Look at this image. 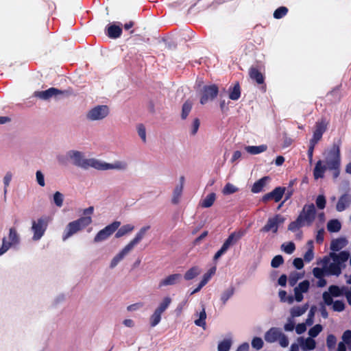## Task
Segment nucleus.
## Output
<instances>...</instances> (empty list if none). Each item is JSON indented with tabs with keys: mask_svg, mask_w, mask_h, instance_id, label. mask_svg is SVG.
<instances>
[{
	"mask_svg": "<svg viewBox=\"0 0 351 351\" xmlns=\"http://www.w3.org/2000/svg\"><path fill=\"white\" fill-rule=\"evenodd\" d=\"M323 156L324 159L318 160L315 165L313 171L315 179L323 178L327 169L332 171L334 178H337L339 174L341 165V155L339 146L333 145L330 149H326L324 152Z\"/></svg>",
	"mask_w": 351,
	"mask_h": 351,
	"instance_id": "1",
	"label": "nucleus"
},
{
	"mask_svg": "<svg viewBox=\"0 0 351 351\" xmlns=\"http://www.w3.org/2000/svg\"><path fill=\"white\" fill-rule=\"evenodd\" d=\"M94 213V207L89 206L83 210L82 217L69 222L64 227L62 239L65 241L72 237L73 235L82 231L86 227L93 223V214Z\"/></svg>",
	"mask_w": 351,
	"mask_h": 351,
	"instance_id": "2",
	"label": "nucleus"
},
{
	"mask_svg": "<svg viewBox=\"0 0 351 351\" xmlns=\"http://www.w3.org/2000/svg\"><path fill=\"white\" fill-rule=\"evenodd\" d=\"M350 254L346 251L339 253L330 252L328 256H324L319 261L325 268L327 275L338 276L341 274L342 269L345 268V263L348 261Z\"/></svg>",
	"mask_w": 351,
	"mask_h": 351,
	"instance_id": "3",
	"label": "nucleus"
},
{
	"mask_svg": "<svg viewBox=\"0 0 351 351\" xmlns=\"http://www.w3.org/2000/svg\"><path fill=\"white\" fill-rule=\"evenodd\" d=\"M149 226L141 227L134 237L111 259L110 267L113 269L138 245L149 230Z\"/></svg>",
	"mask_w": 351,
	"mask_h": 351,
	"instance_id": "4",
	"label": "nucleus"
},
{
	"mask_svg": "<svg viewBox=\"0 0 351 351\" xmlns=\"http://www.w3.org/2000/svg\"><path fill=\"white\" fill-rule=\"evenodd\" d=\"M94 168L98 171H125L128 169V163L125 160H114L108 162L102 159L89 158L87 160L86 169Z\"/></svg>",
	"mask_w": 351,
	"mask_h": 351,
	"instance_id": "5",
	"label": "nucleus"
},
{
	"mask_svg": "<svg viewBox=\"0 0 351 351\" xmlns=\"http://www.w3.org/2000/svg\"><path fill=\"white\" fill-rule=\"evenodd\" d=\"M315 217V208L313 204L305 205L295 221L289 225L288 229L292 232L298 230L303 226L311 225Z\"/></svg>",
	"mask_w": 351,
	"mask_h": 351,
	"instance_id": "6",
	"label": "nucleus"
},
{
	"mask_svg": "<svg viewBox=\"0 0 351 351\" xmlns=\"http://www.w3.org/2000/svg\"><path fill=\"white\" fill-rule=\"evenodd\" d=\"M49 221V218L47 217H41L32 221L30 232L32 233L31 240L33 242H37L44 237L48 228Z\"/></svg>",
	"mask_w": 351,
	"mask_h": 351,
	"instance_id": "7",
	"label": "nucleus"
},
{
	"mask_svg": "<svg viewBox=\"0 0 351 351\" xmlns=\"http://www.w3.org/2000/svg\"><path fill=\"white\" fill-rule=\"evenodd\" d=\"M21 243V236L16 228L12 227L8 233L2 239L0 246V256L5 254L10 248L17 247Z\"/></svg>",
	"mask_w": 351,
	"mask_h": 351,
	"instance_id": "8",
	"label": "nucleus"
},
{
	"mask_svg": "<svg viewBox=\"0 0 351 351\" xmlns=\"http://www.w3.org/2000/svg\"><path fill=\"white\" fill-rule=\"evenodd\" d=\"M88 158L84 154L77 150H69L64 155L58 156V161L62 164L66 161L71 162L73 165L85 169Z\"/></svg>",
	"mask_w": 351,
	"mask_h": 351,
	"instance_id": "9",
	"label": "nucleus"
},
{
	"mask_svg": "<svg viewBox=\"0 0 351 351\" xmlns=\"http://www.w3.org/2000/svg\"><path fill=\"white\" fill-rule=\"evenodd\" d=\"M110 113L109 107L106 105H97L89 109L85 117L90 121H99L106 119Z\"/></svg>",
	"mask_w": 351,
	"mask_h": 351,
	"instance_id": "10",
	"label": "nucleus"
},
{
	"mask_svg": "<svg viewBox=\"0 0 351 351\" xmlns=\"http://www.w3.org/2000/svg\"><path fill=\"white\" fill-rule=\"evenodd\" d=\"M121 223L115 221L100 230L94 237L93 241L99 243L108 239L120 227Z\"/></svg>",
	"mask_w": 351,
	"mask_h": 351,
	"instance_id": "11",
	"label": "nucleus"
},
{
	"mask_svg": "<svg viewBox=\"0 0 351 351\" xmlns=\"http://www.w3.org/2000/svg\"><path fill=\"white\" fill-rule=\"evenodd\" d=\"M218 88L215 85L206 86L201 92L199 102L202 105H206L213 101L218 95Z\"/></svg>",
	"mask_w": 351,
	"mask_h": 351,
	"instance_id": "12",
	"label": "nucleus"
},
{
	"mask_svg": "<svg viewBox=\"0 0 351 351\" xmlns=\"http://www.w3.org/2000/svg\"><path fill=\"white\" fill-rule=\"evenodd\" d=\"M285 221L284 217L277 215L273 217L268 219L266 224L263 227L261 231L263 232H272L276 233L280 225L282 224Z\"/></svg>",
	"mask_w": 351,
	"mask_h": 351,
	"instance_id": "13",
	"label": "nucleus"
},
{
	"mask_svg": "<svg viewBox=\"0 0 351 351\" xmlns=\"http://www.w3.org/2000/svg\"><path fill=\"white\" fill-rule=\"evenodd\" d=\"M184 177L181 176L179 179V183L175 186L171 198V202L173 205H178L180 204L184 190Z\"/></svg>",
	"mask_w": 351,
	"mask_h": 351,
	"instance_id": "14",
	"label": "nucleus"
},
{
	"mask_svg": "<svg viewBox=\"0 0 351 351\" xmlns=\"http://www.w3.org/2000/svg\"><path fill=\"white\" fill-rule=\"evenodd\" d=\"M343 294V289L335 285L328 288V291L323 293V300L326 304L330 305L332 303V296L339 297Z\"/></svg>",
	"mask_w": 351,
	"mask_h": 351,
	"instance_id": "15",
	"label": "nucleus"
},
{
	"mask_svg": "<svg viewBox=\"0 0 351 351\" xmlns=\"http://www.w3.org/2000/svg\"><path fill=\"white\" fill-rule=\"evenodd\" d=\"M327 129V123L322 121L317 123L315 130L313 132V137L310 140V143L317 144L322 138L323 134Z\"/></svg>",
	"mask_w": 351,
	"mask_h": 351,
	"instance_id": "16",
	"label": "nucleus"
},
{
	"mask_svg": "<svg viewBox=\"0 0 351 351\" xmlns=\"http://www.w3.org/2000/svg\"><path fill=\"white\" fill-rule=\"evenodd\" d=\"M182 280V275L180 274H173L162 279L159 282L160 287L172 286L178 284Z\"/></svg>",
	"mask_w": 351,
	"mask_h": 351,
	"instance_id": "17",
	"label": "nucleus"
},
{
	"mask_svg": "<svg viewBox=\"0 0 351 351\" xmlns=\"http://www.w3.org/2000/svg\"><path fill=\"white\" fill-rule=\"evenodd\" d=\"M309 282L308 280H304L300 282L294 289L295 300L298 302H300L303 300L302 293H306L309 289Z\"/></svg>",
	"mask_w": 351,
	"mask_h": 351,
	"instance_id": "18",
	"label": "nucleus"
},
{
	"mask_svg": "<svg viewBox=\"0 0 351 351\" xmlns=\"http://www.w3.org/2000/svg\"><path fill=\"white\" fill-rule=\"evenodd\" d=\"M282 332L280 328H271L268 330L264 336L265 340L268 343H274L280 337Z\"/></svg>",
	"mask_w": 351,
	"mask_h": 351,
	"instance_id": "19",
	"label": "nucleus"
},
{
	"mask_svg": "<svg viewBox=\"0 0 351 351\" xmlns=\"http://www.w3.org/2000/svg\"><path fill=\"white\" fill-rule=\"evenodd\" d=\"M61 93V91L55 88H50L46 90L37 91L34 94L36 97H38L42 99H48L53 97H57Z\"/></svg>",
	"mask_w": 351,
	"mask_h": 351,
	"instance_id": "20",
	"label": "nucleus"
},
{
	"mask_svg": "<svg viewBox=\"0 0 351 351\" xmlns=\"http://www.w3.org/2000/svg\"><path fill=\"white\" fill-rule=\"evenodd\" d=\"M299 344L303 351L312 350L315 348V341L311 337L303 338L300 337L298 339Z\"/></svg>",
	"mask_w": 351,
	"mask_h": 351,
	"instance_id": "21",
	"label": "nucleus"
},
{
	"mask_svg": "<svg viewBox=\"0 0 351 351\" xmlns=\"http://www.w3.org/2000/svg\"><path fill=\"white\" fill-rule=\"evenodd\" d=\"M245 234V231L239 230L238 232H234L232 233L226 241L224 242L222 246H223L226 249H228L230 246L234 243H235L239 239H240Z\"/></svg>",
	"mask_w": 351,
	"mask_h": 351,
	"instance_id": "22",
	"label": "nucleus"
},
{
	"mask_svg": "<svg viewBox=\"0 0 351 351\" xmlns=\"http://www.w3.org/2000/svg\"><path fill=\"white\" fill-rule=\"evenodd\" d=\"M351 202V195L349 194H343L342 195L337 204L336 209L339 212H341L344 210L346 208H348Z\"/></svg>",
	"mask_w": 351,
	"mask_h": 351,
	"instance_id": "23",
	"label": "nucleus"
},
{
	"mask_svg": "<svg viewBox=\"0 0 351 351\" xmlns=\"http://www.w3.org/2000/svg\"><path fill=\"white\" fill-rule=\"evenodd\" d=\"M270 178L268 176L263 177L261 178L260 180H257L254 184H253L252 187V192L254 193H258L261 191H262L264 189V187L267 184V183L269 182Z\"/></svg>",
	"mask_w": 351,
	"mask_h": 351,
	"instance_id": "24",
	"label": "nucleus"
},
{
	"mask_svg": "<svg viewBox=\"0 0 351 351\" xmlns=\"http://www.w3.org/2000/svg\"><path fill=\"white\" fill-rule=\"evenodd\" d=\"M342 342H340L338 346V351H346V346L347 345L351 348V330H346L342 336Z\"/></svg>",
	"mask_w": 351,
	"mask_h": 351,
	"instance_id": "25",
	"label": "nucleus"
},
{
	"mask_svg": "<svg viewBox=\"0 0 351 351\" xmlns=\"http://www.w3.org/2000/svg\"><path fill=\"white\" fill-rule=\"evenodd\" d=\"M348 243V241L344 238H339L333 239L330 243V250L335 252H338L343 249Z\"/></svg>",
	"mask_w": 351,
	"mask_h": 351,
	"instance_id": "26",
	"label": "nucleus"
},
{
	"mask_svg": "<svg viewBox=\"0 0 351 351\" xmlns=\"http://www.w3.org/2000/svg\"><path fill=\"white\" fill-rule=\"evenodd\" d=\"M135 227L134 225L128 223L122 226L120 228H118L117 232L115 234V237L119 239L131 233Z\"/></svg>",
	"mask_w": 351,
	"mask_h": 351,
	"instance_id": "27",
	"label": "nucleus"
},
{
	"mask_svg": "<svg viewBox=\"0 0 351 351\" xmlns=\"http://www.w3.org/2000/svg\"><path fill=\"white\" fill-rule=\"evenodd\" d=\"M235 289L233 286H230L225 289L221 293L220 301L223 304L232 298L234 293Z\"/></svg>",
	"mask_w": 351,
	"mask_h": 351,
	"instance_id": "28",
	"label": "nucleus"
},
{
	"mask_svg": "<svg viewBox=\"0 0 351 351\" xmlns=\"http://www.w3.org/2000/svg\"><path fill=\"white\" fill-rule=\"evenodd\" d=\"M215 199L216 194L215 193H210L201 200L199 205L202 208H209L213 206Z\"/></svg>",
	"mask_w": 351,
	"mask_h": 351,
	"instance_id": "29",
	"label": "nucleus"
},
{
	"mask_svg": "<svg viewBox=\"0 0 351 351\" xmlns=\"http://www.w3.org/2000/svg\"><path fill=\"white\" fill-rule=\"evenodd\" d=\"M229 98L232 100H238L241 96V88L239 83L230 86L228 90Z\"/></svg>",
	"mask_w": 351,
	"mask_h": 351,
	"instance_id": "30",
	"label": "nucleus"
},
{
	"mask_svg": "<svg viewBox=\"0 0 351 351\" xmlns=\"http://www.w3.org/2000/svg\"><path fill=\"white\" fill-rule=\"evenodd\" d=\"M201 272V269L197 266H195L185 272L184 278L186 280H191L198 276Z\"/></svg>",
	"mask_w": 351,
	"mask_h": 351,
	"instance_id": "31",
	"label": "nucleus"
},
{
	"mask_svg": "<svg viewBox=\"0 0 351 351\" xmlns=\"http://www.w3.org/2000/svg\"><path fill=\"white\" fill-rule=\"evenodd\" d=\"M306 252L304 254V260L306 263H310L314 258V247L312 241H309L307 242L306 245Z\"/></svg>",
	"mask_w": 351,
	"mask_h": 351,
	"instance_id": "32",
	"label": "nucleus"
},
{
	"mask_svg": "<svg viewBox=\"0 0 351 351\" xmlns=\"http://www.w3.org/2000/svg\"><path fill=\"white\" fill-rule=\"evenodd\" d=\"M308 308V305L305 304L304 305L300 306H293L290 309V314L292 318L302 315Z\"/></svg>",
	"mask_w": 351,
	"mask_h": 351,
	"instance_id": "33",
	"label": "nucleus"
},
{
	"mask_svg": "<svg viewBox=\"0 0 351 351\" xmlns=\"http://www.w3.org/2000/svg\"><path fill=\"white\" fill-rule=\"evenodd\" d=\"M171 302V298L169 296H165L161 300L156 310L163 313L169 308Z\"/></svg>",
	"mask_w": 351,
	"mask_h": 351,
	"instance_id": "34",
	"label": "nucleus"
},
{
	"mask_svg": "<svg viewBox=\"0 0 351 351\" xmlns=\"http://www.w3.org/2000/svg\"><path fill=\"white\" fill-rule=\"evenodd\" d=\"M267 149L266 145H261L258 146H246L245 150L252 155L258 154L265 152Z\"/></svg>",
	"mask_w": 351,
	"mask_h": 351,
	"instance_id": "35",
	"label": "nucleus"
},
{
	"mask_svg": "<svg viewBox=\"0 0 351 351\" xmlns=\"http://www.w3.org/2000/svg\"><path fill=\"white\" fill-rule=\"evenodd\" d=\"M232 344L231 339H224L219 342L217 346L218 351H229Z\"/></svg>",
	"mask_w": 351,
	"mask_h": 351,
	"instance_id": "36",
	"label": "nucleus"
},
{
	"mask_svg": "<svg viewBox=\"0 0 351 351\" xmlns=\"http://www.w3.org/2000/svg\"><path fill=\"white\" fill-rule=\"evenodd\" d=\"M122 32V29L119 26L112 25L108 28V35L110 38H117Z\"/></svg>",
	"mask_w": 351,
	"mask_h": 351,
	"instance_id": "37",
	"label": "nucleus"
},
{
	"mask_svg": "<svg viewBox=\"0 0 351 351\" xmlns=\"http://www.w3.org/2000/svg\"><path fill=\"white\" fill-rule=\"evenodd\" d=\"M250 76L252 79L256 80V82L258 84H262L264 82V77L262 73L256 69L252 68L250 70Z\"/></svg>",
	"mask_w": 351,
	"mask_h": 351,
	"instance_id": "38",
	"label": "nucleus"
},
{
	"mask_svg": "<svg viewBox=\"0 0 351 351\" xmlns=\"http://www.w3.org/2000/svg\"><path fill=\"white\" fill-rule=\"evenodd\" d=\"M162 313L155 309L153 314L151 315L149 318V323L151 326L154 327L160 323L162 317Z\"/></svg>",
	"mask_w": 351,
	"mask_h": 351,
	"instance_id": "39",
	"label": "nucleus"
},
{
	"mask_svg": "<svg viewBox=\"0 0 351 351\" xmlns=\"http://www.w3.org/2000/svg\"><path fill=\"white\" fill-rule=\"evenodd\" d=\"M216 271V268L212 267L210 268L206 274H204L202 278L200 281L201 286H205L208 282L211 279L212 276L215 274Z\"/></svg>",
	"mask_w": 351,
	"mask_h": 351,
	"instance_id": "40",
	"label": "nucleus"
},
{
	"mask_svg": "<svg viewBox=\"0 0 351 351\" xmlns=\"http://www.w3.org/2000/svg\"><path fill=\"white\" fill-rule=\"evenodd\" d=\"M341 223L337 219H332L328 222V230L332 232H338L341 229Z\"/></svg>",
	"mask_w": 351,
	"mask_h": 351,
	"instance_id": "41",
	"label": "nucleus"
},
{
	"mask_svg": "<svg viewBox=\"0 0 351 351\" xmlns=\"http://www.w3.org/2000/svg\"><path fill=\"white\" fill-rule=\"evenodd\" d=\"M199 317L198 319L195 320V324L196 326L202 327L203 328H205L206 327V314L204 309H203L198 315Z\"/></svg>",
	"mask_w": 351,
	"mask_h": 351,
	"instance_id": "42",
	"label": "nucleus"
},
{
	"mask_svg": "<svg viewBox=\"0 0 351 351\" xmlns=\"http://www.w3.org/2000/svg\"><path fill=\"white\" fill-rule=\"evenodd\" d=\"M239 191V189L235 185L231 183H227L222 189V193L225 195L234 193Z\"/></svg>",
	"mask_w": 351,
	"mask_h": 351,
	"instance_id": "43",
	"label": "nucleus"
},
{
	"mask_svg": "<svg viewBox=\"0 0 351 351\" xmlns=\"http://www.w3.org/2000/svg\"><path fill=\"white\" fill-rule=\"evenodd\" d=\"M303 277V274L298 271L291 272L289 276V282L291 286H294L298 280Z\"/></svg>",
	"mask_w": 351,
	"mask_h": 351,
	"instance_id": "44",
	"label": "nucleus"
},
{
	"mask_svg": "<svg viewBox=\"0 0 351 351\" xmlns=\"http://www.w3.org/2000/svg\"><path fill=\"white\" fill-rule=\"evenodd\" d=\"M280 300L282 302H287L291 304L293 302L294 298L291 295H287V292L284 290H280L278 293Z\"/></svg>",
	"mask_w": 351,
	"mask_h": 351,
	"instance_id": "45",
	"label": "nucleus"
},
{
	"mask_svg": "<svg viewBox=\"0 0 351 351\" xmlns=\"http://www.w3.org/2000/svg\"><path fill=\"white\" fill-rule=\"evenodd\" d=\"M285 190V189L282 187L276 188L273 191H271L273 199L276 202H279L283 196Z\"/></svg>",
	"mask_w": 351,
	"mask_h": 351,
	"instance_id": "46",
	"label": "nucleus"
},
{
	"mask_svg": "<svg viewBox=\"0 0 351 351\" xmlns=\"http://www.w3.org/2000/svg\"><path fill=\"white\" fill-rule=\"evenodd\" d=\"M136 131H137V134L139 136V137L141 138V141L143 143H146L147 142V134H146V128H145V125H143V124L137 125Z\"/></svg>",
	"mask_w": 351,
	"mask_h": 351,
	"instance_id": "47",
	"label": "nucleus"
},
{
	"mask_svg": "<svg viewBox=\"0 0 351 351\" xmlns=\"http://www.w3.org/2000/svg\"><path fill=\"white\" fill-rule=\"evenodd\" d=\"M191 108H192V103L191 102L187 101L183 104L182 108V114H181V117L182 119H185L188 117L189 112L191 110Z\"/></svg>",
	"mask_w": 351,
	"mask_h": 351,
	"instance_id": "48",
	"label": "nucleus"
},
{
	"mask_svg": "<svg viewBox=\"0 0 351 351\" xmlns=\"http://www.w3.org/2000/svg\"><path fill=\"white\" fill-rule=\"evenodd\" d=\"M281 249L285 253L291 254L294 252L295 247L293 242H287L281 245Z\"/></svg>",
	"mask_w": 351,
	"mask_h": 351,
	"instance_id": "49",
	"label": "nucleus"
},
{
	"mask_svg": "<svg viewBox=\"0 0 351 351\" xmlns=\"http://www.w3.org/2000/svg\"><path fill=\"white\" fill-rule=\"evenodd\" d=\"M323 328L320 324H316L308 330L309 337L314 338L322 330Z\"/></svg>",
	"mask_w": 351,
	"mask_h": 351,
	"instance_id": "50",
	"label": "nucleus"
},
{
	"mask_svg": "<svg viewBox=\"0 0 351 351\" xmlns=\"http://www.w3.org/2000/svg\"><path fill=\"white\" fill-rule=\"evenodd\" d=\"M53 202L58 207H61L63 205L64 196L63 195L57 191L53 194Z\"/></svg>",
	"mask_w": 351,
	"mask_h": 351,
	"instance_id": "51",
	"label": "nucleus"
},
{
	"mask_svg": "<svg viewBox=\"0 0 351 351\" xmlns=\"http://www.w3.org/2000/svg\"><path fill=\"white\" fill-rule=\"evenodd\" d=\"M264 344L263 340L261 337H254L252 340V346L256 350H260Z\"/></svg>",
	"mask_w": 351,
	"mask_h": 351,
	"instance_id": "52",
	"label": "nucleus"
},
{
	"mask_svg": "<svg viewBox=\"0 0 351 351\" xmlns=\"http://www.w3.org/2000/svg\"><path fill=\"white\" fill-rule=\"evenodd\" d=\"M313 274L316 278H322L325 274H326V271L325 268L315 267L313 269Z\"/></svg>",
	"mask_w": 351,
	"mask_h": 351,
	"instance_id": "53",
	"label": "nucleus"
},
{
	"mask_svg": "<svg viewBox=\"0 0 351 351\" xmlns=\"http://www.w3.org/2000/svg\"><path fill=\"white\" fill-rule=\"evenodd\" d=\"M12 173L10 171H8L3 176V182L4 184V191H7V188L9 186L10 182L12 179Z\"/></svg>",
	"mask_w": 351,
	"mask_h": 351,
	"instance_id": "54",
	"label": "nucleus"
},
{
	"mask_svg": "<svg viewBox=\"0 0 351 351\" xmlns=\"http://www.w3.org/2000/svg\"><path fill=\"white\" fill-rule=\"evenodd\" d=\"M283 263V258L280 255H277L271 260V265L274 268L278 267Z\"/></svg>",
	"mask_w": 351,
	"mask_h": 351,
	"instance_id": "55",
	"label": "nucleus"
},
{
	"mask_svg": "<svg viewBox=\"0 0 351 351\" xmlns=\"http://www.w3.org/2000/svg\"><path fill=\"white\" fill-rule=\"evenodd\" d=\"M287 12V9L285 7H280L278 8L274 13V16L276 19H280L285 16Z\"/></svg>",
	"mask_w": 351,
	"mask_h": 351,
	"instance_id": "56",
	"label": "nucleus"
},
{
	"mask_svg": "<svg viewBox=\"0 0 351 351\" xmlns=\"http://www.w3.org/2000/svg\"><path fill=\"white\" fill-rule=\"evenodd\" d=\"M332 304V308L335 311L341 312L344 309L345 304L342 301L337 300Z\"/></svg>",
	"mask_w": 351,
	"mask_h": 351,
	"instance_id": "57",
	"label": "nucleus"
},
{
	"mask_svg": "<svg viewBox=\"0 0 351 351\" xmlns=\"http://www.w3.org/2000/svg\"><path fill=\"white\" fill-rule=\"evenodd\" d=\"M36 181H37L38 184L40 186H44L45 185L44 175L43 174V173L40 171H36Z\"/></svg>",
	"mask_w": 351,
	"mask_h": 351,
	"instance_id": "58",
	"label": "nucleus"
},
{
	"mask_svg": "<svg viewBox=\"0 0 351 351\" xmlns=\"http://www.w3.org/2000/svg\"><path fill=\"white\" fill-rule=\"evenodd\" d=\"M316 205L320 209H323L325 207L326 199L324 195H320L317 197Z\"/></svg>",
	"mask_w": 351,
	"mask_h": 351,
	"instance_id": "59",
	"label": "nucleus"
},
{
	"mask_svg": "<svg viewBox=\"0 0 351 351\" xmlns=\"http://www.w3.org/2000/svg\"><path fill=\"white\" fill-rule=\"evenodd\" d=\"M278 341L279 344L283 348H286L289 345V340L284 333H282Z\"/></svg>",
	"mask_w": 351,
	"mask_h": 351,
	"instance_id": "60",
	"label": "nucleus"
},
{
	"mask_svg": "<svg viewBox=\"0 0 351 351\" xmlns=\"http://www.w3.org/2000/svg\"><path fill=\"white\" fill-rule=\"evenodd\" d=\"M187 299H185L177 305L175 311L178 315H180L182 313L184 306L187 304Z\"/></svg>",
	"mask_w": 351,
	"mask_h": 351,
	"instance_id": "61",
	"label": "nucleus"
},
{
	"mask_svg": "<svg viewBox=\"0 0 351 351\" xmlns=\"http://www.w3.org/2000/svg\"><path fill=\"white\" fill-rule=\"evenodd\" d=\"M336 343V338L332 335H329L327 337V346L328 348H334Z\"/></svg>",
	"mask_w": 351,
	"mask_h": 351,
	"instance_id": "62",
	"label": "nucleus"
},
{
	"mask_svg": "<svg viewBox=\"0 0 351 351\" xmlns=\"http://www.w3.org/2000/svg\"><path fill=\"white\" fill-rule=\"evenodd\" d=\"M295 328L294 322L290 318L287 320V322L285 324L284 328L286 331H292Z\"/></svg>",
	"mask_w": 351,
	"mask_h": 351,
	"instance_id": "63",
	"label": "nucleus"
},
{
	"mask_svg": "<svg viewBox=\"0 0 351 351\" xmlns=\"http://www.w3.org/2000/svg\"><path fill=\"white\" fill-rule=\"evenodd\" d=\"M293 264L295 268L300 269L304 267L303 260L300 258H296L293 260Z\"/></svg>",
	"mask_w": 351,
	"mask_h": 351,
	"instance_id": "64",
	"label": "nucleus"
}]
</instances>
